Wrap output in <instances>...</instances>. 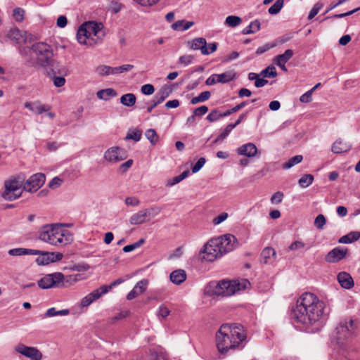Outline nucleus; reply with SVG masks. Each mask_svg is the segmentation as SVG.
<instances>
[{
    "label": "nucleus",
    "instance_id": "1",
    "mask_svg": "<svg viewBox=\"0 0 360 360\" xmlns=\"http://www.w3.org/2000/svg\"><path fill=\"white\" fill-rule=\"evenodd\" d=\"M324 302L311 292L303 293L292 309V317L297 323L311 326L319 321L323 315Z\"/></svg>",
    "mask_w": 360,
    "mask_h": 360
},
{
    "label": "nucleus",
    "instance_id": "2",
    "mask_svg": "<svg viewBox=\"0 0 360 360\" xmlns=\"http://www.w3.org/2000/svg\"><path fill=\"white\" fill-rule=\"evenodd\" d=\"M247 338L244 327L239 323L222 324L216 333V343L219 352L226 355L230 351L242 349Z\"/></svg>",
    "mask_w": 360,
    "mask_h": 360
},
{
    "label": "nucleus",
    "instance_id": "3",
    "mask_svg": "<svg viewBox=\"0 0 360 360\" xmlns=\"http://www.w3.org/2000/svg\"><path fill=\"white\" fill-rule=\"evenodd\" d=\"M18 51L27 65L38 64L41 67L51 65L53 56L51 46L46 43L37 42L32 46H20Z\"/></svg>",
    "mask_w": 360,
    "mask_h": 360
},
{
    "label": "nucleus",
    "instance_id": "4",
    "mask_svg": "<svg viewBox=\"0 0 360 360\" xmlns=\"http://www.w3.org/2000/svg\"><path fill=\"white\" fill-rule=\"evenodd\" d=\"M62 224L44 226L39 231V239L55 246H65L73 241V236L68 230L62 228Z\"/></svg>",
    "mask_w": 360,
    "mask_h": 360
},
{
    "label": "nucleus",
    "instance_id": "5",
    "mask_svg": "<svg viewBox=\"0 0 360 360\" xmlns=\"http://www.w3.org/2000/svg\"><path fill=\"white\" fill-rule=\"evenodd\" d=\"M102 23L89 21L83 23L77 30V39L79 44H89L101 42L105 37Z\"/></svg>",
    "mask_w": 360,
    "mask_h": 360
},
{
    "label": "nucleus",
    "instance_id": "6",
    "mask_svg": "<svg viewBox=\"0 0 360 360\" xmlns=\"http://www.w3.org/2000/svg\"><path fill=\"white\" fill-rule=\"evenodd\" d=\"M250 283L247 279L235 281H221L219 282L214 289V293L222 297H229L237 291L248 288Z\"/></svg>",
    "mask_w": 360,
    "mask_h": 360
},
{
    "label": "nucleus",
    "instance_id": "7",
    "mask_svg": "<svg viewBox=\"0 0 360 360\" xmlns=\"http://www.w3.org/2000/svg\"><path fill=\"white\" fill-rule=\"evenodd\" d=\"M76 282V278H72V276L65 279L64 275L60 272H56L47 274L38 281V285L42 289H49L52 288H64L67 287L65 283Z\"/></svg>",
    "mask_w": 360,
    "mask_h": 360
},
{
    "label": "nucleus",
    "instance_id": "8",
    "mask_svg": "<svg viewBox=\"0 0 360 360\" xmlns=\"http://www.w3.org/2000/svg\"><path fill=\"white\" fill-rule=\"evenodd\" d=\"M22 183L17 179H11L5 182V190L1 196L8 201L14 200L21 196L22 193Z\"/></svg>",
    "mask_w": 360,
    "mask_h": 360
},
{
    "label": "nucleus",
    "instance_id": "9",
    "mask_svg": "<svg viewBox=\"0 0 360 360\" xmlns=\"http://www.w3.org/2000/svg\"><path fill=\"white\" fill-rule=\"evenodd\" d=\"M205 255L202 259L207 262H213L217 258L221 256L220 248H218L217 240L215 238L210 240L203 247L201 251Z\"/></svg>",
    "mask_w": 360,
    "mask_h": 360
},
{
    "label": "nucleus",
    "instance_id": "10",
    "mask_svg": "<svg viewBox=\"0 0 360 360\" xmlns=\"http://www.w3.org/2000/svg\"><path fill=\"white\" fill-rule=\"evenodd\" d=\"M45 181L46 176L44 174L37 173L26 181L23 188L28 192H35L44 185Z\"/></svg>",
    "mask_w": 360,
    "mask_h": 360
},
{
    "label": "nucleus",
    "instance_id": "11",
    "mask_svg": "<svg viewBox=\"0 0 360 360\" xmlns=\"http://www.w3.org/2000/svg\"><path fill=\"white\" fill-rule=\"evenodd\" d=\"M218 248H220L221 255L232 251L236 247V238L233 235L226 234L215 238Z\"/></svg>",
    "mask_w": 360,
    "mask_h": 360
},
{
    "label": "nucleus",
    "instance_id": "12",
    "mask_svg": "<svg viewBox=\"0 0 360 360\" xmlns=\"http://www.w3.org/2000/svg\"><path fill=\"white\" fill-rule=\"evenodd\" d=\"M354 330V321L352 319L341 321L335 329L337 340L340 342L350 337Z\"/></svg>",
    "mask_w": 360,
    "mask_h": 360
},
{
    "label": "nucleus",
    "instance_id": "13",
    "mask_svg": "<svg viewBox=\"0 0 360 360\" xmlns=\"http://www.w3.org/2000/svg\"><path fill=\"white\" fill-rule=\"evenodd\" d=\"M15 351L32 360H41L42 359V354L37 347L20 344L15 347Z\"/></svg>",
    "mask_w": 360,
    "mask_h": 360
},
{
    "label": "nucleus",
    "instance_id": "14",
    "mask_svg": "<svg viewBox=\"0 0 360 360\" xmlns=\"http://www.w3.org/2000/svg\"><path fill=\"white\" fill-rule=\"evenodd\" d=\"M104 158L107 161L117 162L124 159V154L121 148L112 147L105 153Z\"/></svg>",
    "mask_w": 360,
    "mask_h": 360
},
{
    "label": "nucleus",
    "instance_id": "15",
    "mask_svg": "<svg viewBox=\"0 0 360 360\" xmlns=\"http://www.w3.org/2000/svg\"><path fill=\"white\" fill-rule=\"evenodd\" d=\"M347 253V250L346 248H333L326 256V261L330 263L337 262L343 259L346 256Z\"/></svg>",
    "mask_w": 360,
    "mask_h": 360
},
{
    "label": "nucleus",
    "instance_id": "16",
    "mask_svg": "<svg viewBox=\"0 0 360 360\" xmlns=\"http://www.w3.org/2000/svg\"><path fill=\"white\" fill-rule=\"evenodd\" d=\"M237 153L240 155L253 158L257 153V148L254 143H248L239 147L237 149Z\"/></svg>",
    "mask_w": 360,
    "mask_h": 360
},
{
    "label": "nucleus",
    "instance_id": "17",
    "mask_svg": "<svg viewBox=\"0 0 360 360\" xmlns=\"http://www.w3.org/2000/svg\"><path fill=\"white\" fill-rule=\"evenodd\" d=\"M104 293L102 292V290L99 288L94 290L84 297H83L80 302V306L82 307H86L90 305L93 302L98 300Z\"/></svg>",
    "mask_w": 360,
    "mask_h": 360
},
{
    "label": "nucleus",
    "instance_id": "18",
    "mask_svg": "<svg viewBox=\"0 0 360 360\" xmlns=\"http://www.w3.org/2000/svg\"><path fill=\"white\" fill-rule=\"evenodd\" d=\"M190 48L193 50H200L202 55H206L207 51V41L203 37L195 38L191 41L188 42Z\"/></svg>",
    "mask_w": 360,
    "mask_h": 360
},
{
    "label": "nucleus",
    "instance_id": "19",
    "mask_svg": "<svg viewBox=\"0 0 360 360\" xmlns=\"http://www.w3.org/2000/svg\"><path fill=\"white\" fill-rule=\"evenodd\" d=\"M338 281L340 285L345 289H350L354 286V281L349 274L342 271L338 274Z\"/></svg>",
    "mask_w": 360,
    "mask_h": 360
},
{
    "label": "nucleus",
    "instance_id": "20",
    "mask_svg": "<svg viewBox=\"0 0 360 360\" xmlns=\"http://www.w3.org/2000/svg\"><path fill=\"white\" fill-rule=\"evenodd\" d=\"M172 92V89L167 86L164 85L161 89L156 93L153 97V100L158 104L162 103Z\"/></svg>",
    "mask_w": 360,
    "mask_h": 360
},
{
    "label": "nucleus",
    "instance_id": "21",
    "mask_svg": "<svg viewBox=\"0 0 360 360\" xmlns=\"http://www.w3.org/2000/svg\"><path fill=\"white\" fill-rule=\"evenodd\" d=\"M147 212L143 210L131 215L129 219V222L132 225H139L149 221V219L146 216Z\"/></svg>",
    "mask_w": 360,
    "mask_h": 360
},
{
    "label": "nucleus",
    "instance_id": "22",
    "mask_svg": "<svg viewBox=\"0 0 360 360\" xmlns=\"http://www.w3.org/2000/svg\"><path fill=\"white\" fill-rule=\"evenodd\" d=\"M352 148V145L344 142L341 139H337L332 146V151L335 153H342L347 152Z\"/></svg>",
    "mask_w": 360,
    "mask_h": 360
},
{
    "label": "nucleus",
    "instance_id": "23",
    "mask_svg": "<svg viewBox=\"0 0 360 360\" xmlns=\"http://www.w3.org/2000/svg\"><path fill=\"white\" fill-rule=\"evenodd\" d=\"M186 273L183 269H176L172 271L169 276L170 281L176 285L181 284L186 281Z\"/></svg>",
    "mask_w": 360,
    "mask_h": 360
},
{
    "label": "nucleus",
    "instance_id": "24",
    "mask_svg": "<svg viewBox=\"0 0 360 360\" xmlns=\"http://www.w3.org/2000/svg\"><path fill=\"white\" fill-rule=\"evenodd\" d=\"M25 32H23L22 31L20 30L19 29L15 28V29L11 30L8 32L6 37L11 41H12L16 44H19V43L22 42V41H25Z\"/></svg>",
    "mask_w": 360,
    "mask_h": 360
},
{
    "label": "nucleus",
    "instance_id": "25",
    "mask_svg": "<svg viewBox=\"0 0 360 360\" xmlns=\"http://www.w3.org/2000/svg\"><path fill=\"white\" fill-rule=\"evenodd\" d=\"M40 257L36 259V262L39 265H47L51 262H53V253L49 252L41 251Z\"/></svg>",
    "mask_w": 360,
    "mask_h": 360
},
{
    "label": "nucleus",
    "instance_id": "26",
    "mask_svg": "<svg viewBox=\"0 0 360 360\" xmlns=\"http://www.w3.org/2000/svg\"><path fill=\"white\" fill-rule=\"evenodd\" d=\"M261 29V23L258 20L252 21L248 26L242 30L243 34H255L259 31Z\"/></svg>",
    "mask_w": 360,
    "mask_h": 360
},
{
    "label": "nucleus",
    "instance_id": "27",
    "mask_svg": "<svg viewBox=\"0 0 360 360\" xmlns=\"http://www.w3.org/2000/svg\"><path fill=\"white\" fill-rule=\"evenodd\" d=\"M360 238V232L359 231H352L349 233L348 234L342 236L339 240L338 242L340 243H352L353 242L356 241Z\"/></svg>",
    "mask_w": 360,
    "mask_h": 360
},
{
    "label": "nucleus",
    "instance_id": "28",
    "mask_svg": "<svg viewBox=\"0 0 360 360\" xmlns=\"http://www.w3.org/2000/svg\"><path fill=\"white\" fill-rule=\"evenodd\" d=\"M142 360H169V359L166 354L162 352L150 351L143 356Z\"/></svg>",
    "mask_w": 360,
    "mask_h": 360
},
{
    "label": "nucleus",
    "instance_id": "29",
    "mask_svg": "<svg viewBox=\"0 0 360 360\" xmlns=\"http://www.w3.org/2000/svg\"><path fill=\"white\" fill-rule=\"evenodd\" d=\"M96 96L99 99L108 101L111 97L117 96V92L111 88L99 90L96 93Z\"/></svg>",
    "mask_w": 360,
    "mask_h": 360
},
{
    "label": "nucleus",
    "instance_id": "30",
    "mask_svg": "<svg viewBox=\"0 0 360 360\" xmlns=\"http://www.w3.org/2000/svg\"><path fill=\"white\" fill-rule=\"evenodd\" d=\"M136 101V96L132 93L124 94L120 98V103L127 107H132L135 105Z\"/></svg>",
    "mask_w": 360,
    "mask_h": 360
},
{
    "label": "nucleus",
    "instance_id": "31",
    "mask_svg": "<svg viewBox=\"0 0 360 360\" xmlns=\"http://www.w3.org/2000/svg\"><path fill=\"white\" fill-rule=\"evenodd\" d=\"M294 55V51L292 49H287L283 54L276 56L274 60V63H286Z\"/></svg>",
    "mask_w": 360,
    "mask_h": 360
},
{
    "label": "nucleus",
    "instance_id": "32",
    "mask_svg": "<svg viewBox=\"0 0 360 360\" xmlns=\"http://www.w3.org/2000/svg\"><path fill=\"white\" fill-rule=\"evenodd\" d=\"M276 255V252L274 248H265L261 252L260 255V259L261 262L264 264H267L269 262V259L271 257H274Z\"/></svg>",
    "mask_w": 360,
    "mask_h": 360
},
{
    "label": "nucleus",
    "instance_id": "33",
    "mask_svg": "<svg viewBox=\"0 0 360 360\" xmlns=\"http://www.w3.org/2000/svg\"><path fill=\"white\" fill-rule=\"evenodd\" d=\"M218 83H227L235 78V73L232 71L226 72L221 74H215Z\"/></svg>",
    "mask_w": 360,
    "mask_h": 360
},
{
    "label": "nucleus",
    "instance_id": "34",
    "mask_svg": "<svg viewBox=\"0 0 360 360\" xmlns=\"http://www.w3.org/2000/svg\"><path fill=\"white\" fill-rule=\"evenodd\" d=\"M70 314V310L68 309L62 310H56L55 307L49 308L45 313L46 317H52L55 316H67Z\"/></svg>",
    "mask_w": 360,
    "mask_h": 360
},
{
    "label": "nucleus",
    "instance_id": "35",
    "mask_svg": "<svg viewBox=\"0 0 360 360\" xmlns=\"http://www.w3.org/2000/svg\"><path fill=\"white\" fill-rule=\"evenodd\" d=\"M96 72L99 75L101 76L115 75L116 74V69L110 66L102 65L97 67Z\"/></svg>",
    "mask_w": 360,
    "mask_h": 360
},
{
    "label": "nucleus",
    "instance_id": "36",
    "mask_svg": "<svg viewBox=\"0 0 360 360\" xmlns=\"http://www.w3.org/2000/svg\"><path fill=\"white\" fill-rule=\"evenodd\" d=\"M242 22V19L239 16L229 15L226 17L224 24L230 27H236L240 25Z\"/></svg>",
    "mask_w": 360,
    "mask_h": 360
},
{
    "label": "nucleus",
    "instance_id": "37",
    "mask_svg": "<svg viewBox=\"0 0 360 360\" xmlns=\"http://www.w3.org/2000/svg\"><path fill=\"white\" fill-rule=\"evenodd\" d=\"M303 160L302 155H297L288 160L283 165V168L285 169H290L295 165L300 163Z\"/></svg>",
    "mask_w": 360,
    "mask_h": 360
},
{
    "label": "nucleus",
    "instance_id": "38",
    "mask_svg": "<svg viewBox=\"0 0 360 360\" xmlns=\"http://www.w3.org/2000/svg\"><path fill=\"white\" fill-rule=\"evenodd\" d=\"M211 96V94L209 91H205L200 93L198 96L193 97L191 100V103L195 105L200 102H205L208 100Z\"/></svg>",
    "mask_w": 360,
    "mask_h": 360
},
{
    "label": "nucleus",
    "instance_id": "39",
    "mask_svg": "<svg viewBox=\"0 0 360 360\" xmlns=\"http://www.w3.org/2000/svg\"><path fill=\"white\" fill-rule=\"evenodd\" d=\"M262 77L274 78L278 75L276 68L273 65H269L259 73Z\"/></svg>",
    "mask_w": 360,
    "mask_h": 360
},
{
    "label": "nucleus",
    "instance_id": "40",
    "mask_svg": "<svg viewBox=\"0 0 360 360\" xmlns=\"http://www.w3.org/2000/svg\"><path fill=\"white\" fill-rule=\"evenodd\" d=\"M314 176L312 174H304L298 181V184L302 188H307L314 181Z\"/></svg>",
    "mask_w": 360,
    "mask_h": 360
},
{
    "label": "nucleus",
    "instance_id": "41",
    "mask_svg": "<svg viewBox=\"0 0 360 360\" xmlns=\"http://www.w3.org/2000/svg\"><path fill=\"white\" fill-rule=\"evenodd\" d=\"M284 5V0H276L275 3L269 8L268 12L271 15L278 14Z\"/></svg>",
    "mask_w": 360,
    "mask_h": 360
},
{
    "label": "nucleus",
    "instance_id": "42",
    "mask_svg": "<svg viewBox=\"0 0 360 360\" xmlns=\"http://www.w3.org/2000/svg\"><path fill=\"white\" fill-rule=\"evenodd\" d=\"M25 11L23 8L17 7L13 11V19L18 22H21L23 21L25 18Z\"/></svg>",
    "mask_w": 360,
    "mask_h": 360
},
{
    "label": "nucleus",
    "instance_id": "43",
    "mask_svg": "<svg viewBox=\"0 0 360 360\" xmlns=\"http://www.w3.org/2000/svg\"><path fill=\"white\" fill-rule=\"evenodd\" d=\"M145 136L153 145H155L158 141V136L156 131L153 129L146 130Z\"/></svg>",
    "mask_w": 360,
    "mask_h": 360
},
{
    "label": "nucleus",
    "instance_id": "44",
    "mask_svg": "<svg viewBox=\"0 0 360 360\" xmlns=\"http://www.w3.org/2000/svg\"><path fill=\"white\" fill-rule=\"evenodd\" d=\"M144 243H145V239L141 238L139 240H138L137 242H136L134 243L124 246L123 248V251L124 252H131V251L134 250L135 249L141 247Z\"/></svg>",
    "mask_w": 360,
    "mask_h": 360
},
{
    "label": "nucleus",
    "instance_id": "45",
    "mask_svg": "<svg viewBox=\"0 0 360 360\" xmlns=\"http://www.w3.org/2000/svg\"><path fill=\"white\" fill-rule=\"evenodd\" d=\"M234 129V125H232V124H229L226 128L224 129V131L218 136V137L215 139L214 143L218 142L220 140H223L226 139L230 132L232 131V129Z\"/></svg>",
    "mask_w": 360,
    "mask_h": 360
},
{
    "label": "nucleus",
    "instance_id": "46",
    "mask_svg": "<svg viewBox=\"0 0 360 360\" xmlns=\"http://www.w3.org/2000/svg\"><path fill=\"white\" fill-rule=\"evenodd\" d=\"M124 282V279L122 278H117V280L112 282L109 285H101L100 289L102 290V292L104 294L107 293L110 290H111L113 287L120 285Z\"/></svg>",
    "mask_w": 360,
    "mask_h": 360
},
{
    "label": "nucleus",
    "instance_id": "47",
    "mask_svg": "<svg viewBox=\"0 0 360 360\" xmlns=\"http://www.w3.org/2000/svg\"><path fill=\"white\" fill-rule=\"evenodd\" d=\"M141 135H142L141 130L134 129L133 131H129L127 134V135L126 136V139H131L135 141H139L141 138Z\"/></svg>",
    "mask_w": 360,
    "mask_h": 360
},
{
    "label": "nucleus",
    "instance_id": "48",
    "mask_svg": "<svg viewBox=\"0 0 360 360\" xmlns=\"http://www.w3.org/2000/svg\"><path fill=\"white\" fill-rule=\"evenodd\" d=\"M323 4L321 2H317L314 5V7L310 11L309 14L308 15V20H311L313 19L319 12V11L322 8Z\"/></svg>",
    "mask_w": 360,
    "mask_h": 360
},
{
    "label": "nucleus",
    "instance_id": "49",
    "mask_svg": "<svg viewBox=\"0 0 360 360\" xmlns=\"http://www.w3.org/2000/svg\"><path fill=\"white\" fill-rule=\"evenodd\" d=\"M221 117V112L217 109H214L211 110V112L207 116V120L210 122H214L219 120Z\"/></svg>",
    "mask_w": 360,
    "mask_h": 360
},
{
    "label": "nucleus",
    "instance_id": "50",
    "mask_svg": "<svg viewBox=\"0 0 360 360\" xmlns=\"http://www.w3.org/2000/svg\"><path fill=\"white\" fill-rule=\"evenodd\" d=\"M326 223V219L323 214H319L314 220V226L318 229H322Z\"/></svg>",
    "mask_w": 360,
    "mask_h": 360
},
{
    "label": "nucleus",
    "instance_id": "51",
    "mask_svg": "<svg viewBox=\"0 0 360 360\" xmlns=\"http://www.w3.org/2000/svg\"><path fill=\"white\" fill-rule=\"evenodd\" d=\"M146 212H147L146 216L149 219V221L150 219L155 217L156 215H158L161 209L159 207H153L149 209H144L143 210Z\"/></svg>",
    "mask_w": 360,
    "mask_h": 360
},
{
    "label": "nucleus",
    "instance_id": "52",
    "mask_svg": "<svg viewBox=\"0 0 360 360\" xmlns=\"http://www.w3.org/2000/svg\"><path fill=\"white\" fill-rule=\"evenodd\" d=\"M134 2L143 7H151L157 4L160 0H133Z\"/></svg>",
    "mask_w": 360,
    "mask_h": 360
},
{
    "label": "nucleus",
    "instance_id": "53",
    "mask_svg": "<svg viewBox=\"0 0 360 360\" xmlns=\"http://www.w3.org/2000/svg\"><path fill=\"white\" fill-rule=\"evenodd\" d=\"M147 285L148 281L146 279H143L136 284L134 288L140 293V295H141L146 291Z\"/></svg>",
    "mask_w": 360,
    "mask_h": 360
},
{
    "label": "nucleus",
    "instance_id": "54",
    "mask_svg": "<svg viewBox=\"0 0 360 360\" xmlns=\"http://www.w3.org/2000/svg\"><path fill=\"white\" fill-rule=\"evenodd\" d=\"M141 91L142 94L149 96V95H152L154 93L155 88H154L153 85H152L150 84H144L141 86Z\"/></svg>",
    "mask_w": 360,
    "mask_h": 360
},
{
    "label": "nucleus",
    "instance_id": "55",
    "mask_svg": "<svg viewBox=\"0 0 360 360\" xmlns=\"http://www.w3.org/2000/svg\"><path fill=\"white\" fill-rule=\"evenodd\" d=\"M26 252V248H17L8 250V254L11 256L25 255Z\"/></svg>",
    "mask_w": 360,
    "mask_h": 360
},
{
    "label": "nucleus",
    "instance_id": "56",
    "mask_svg": "<svg viewBox=\"0 0 360 360\" xmlns=\"http://www.w3.org/2000/svg\"><path fill=\"white\" fill-rule=\"evenodd\" d=\"M359 10H360V8H355L354 10H352V11L346 12V13L335 14L332 16H328V17L325 18L324 20H328V19H330V18H341L343 17L349 16V15L354 13L355 12H356Z\"/></svg>",
    "mask_w": 360,
    "mask_h": 360
},
{
    "label": "nucleus",
    "instance_id": "57",
    "mask_svg": "<svg viewBox=\"0 0 360 360\" xmlns=\"http://www.w3.org/2000/svg\"><path fill=\"white\" fill-rule=\"evenodd\" d=\"M193 60V56L191 55H184L179 58V63L184 66L190 65Z\"/></svg>",
    "mask_w": 360,
    "mask_h": 360
},
{
    "label": "nucleus",
    "instance_id": "58",
    "mask_svg": "<svg viewBox=\"0 0 360 360\" xmlns=\"http://www.w3.org/2000/svg\"><path fill=\"white\" fill-rule=\"evenodd\" d=\"M283 193L280 191L276 192L271 198V202L272 204H279L282 202L283 198Z\"/></svg>",
    "mask_w": 360,
    "mask_h": 360
},
{
    "label": "nucleus",
    "instance_id": "59",
    "mask_svg": "<svg viewBox=\"0 0 360 360\" xmlns=\"http://www.w3.org/2000/svg\"><path fill=\"white\" fill-rule=\"evenodd\" d=\"M276 46L275 44H266L262 46H259L257 51L256 54L257 55H261L267 51H269L270 49L274 48Z\"/></svg>",
    "mask_w": 360,
    "mask_h": 360
},
{
    "label": "nucleus",
    "instance_id": "60",
    "mask_svg": "<svg viewBox=\"0 0 360 360\" xmlns=\"http://www.w3.org/2000/svg\"><path fill=\"white\" fill-rule=\"evenodd\" d=\"M205 158H200L197 162L194 165V166L192 167V172L196 173L198 172L205 164Z\"/></svg>",
    "mask_w": 360,
    "mask_h": 360
},
{
    "label": "nucleus",
    "instance_id": "61",
    "mask_svg": "<svg viewBox=\"0 0 360 360\" xmlns=\"http://www.w3.org/2000/svg\"><path fill=\"white\" fill-rule=\"evenodd\" d=\"M312 91L309 90L308 91L302 94L300 98V102L304 103L311 102L312 100Z\"/></svg>",
    "mask_w": 360,
    "mask_h": 360
},
{
    "label": "nucleus",
    "instance_id": "62",
    "mask_svg": "<svg viewBox=\"0 0 360 360\" xmlns=\"http://www.w3.org/2000/svg\"><path fill=\"white\" fill-rule=\"evenodd\" d=\"M170 313V311L167 307H166L164 305H161L159 308V311L158 312V316L160 317H162L163 319H165L169 316Z\"/></svg>",
    "mask_w": 360,
    "mask_h": 360
},
{
    "label": "nucleus",
    "instance_id": "63",
    "mask_svg": "<svg viewBox=\"0 0 360 360\" xmlns=\"http://www.w3.org/2000/svg\"><path fill=\"white\" fill-rule=\"evenodd\" d=\"M208 111V108L206 105H202L195 108L193 111L194 116H202Z\"/></svg>",
    "mask_w": 360,
    "mask_h": 360
},
{
    "label": "nucleus",
    "instance_id": "64",
    "mask_svg": "<svg viewBox=\"0 0 360 360\" xmlns=\"http://www.w3.org/2000/svg\"><path fill=\"white\" fill-rule=\"evenodd\" d=\"M53 82L54 86H56V87H61L65 84V79L63 77H53Z\"/></svg>",
    "mask_w": 360,
    "mask_h": 360
}]
</instances>
